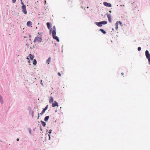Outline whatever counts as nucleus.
Returning a JSON list of instances; mask_svg holds the SVG:
<instances>
[{
    "label": "nucleus",
    "instance_id": "13",
    "mask_svg": "<svg viewBox=\"0 0 150 150\" xmlns=\"http://www.w3.org/2000/svg\"><path fill=\"white\" fill-rule=\"evenodd\" d=\"M96 24L98 26L101 27L102 26V25L100 22H96Z\"/></svg>",
    "mask_w": 150,
    "mask_h": 150
},
{
    "label": "nucleus",
    "instance_id": "6",
    "mask_svg": "<svg viewBox=\"0 0 150 150\" xmlns=\"http://www.w3.org/2000/svg\"><path fill=\"white\" fill-rule=\"evenodd\" d=\"M58 104L56 101H54L53 103H52V106L53 107L56 106L58 107Z\"/></svg>",
    "mask_w": 150,
    "mask_h": 150
},
{
    "label": "nucleus",
    "instance_id": "14",
    "mask_svg": "<svg viewBox=\"0 0 150 150\" xmlns=\"http://www.w3.org/2000/svg\"><path fill=\"white\" fill-rule=\"evenodd\" d=\"M47 25L49 29H50L51 28L50 24V23L47 22Z\"/></svg>",
    "mask_w": 150,
    "mask_h": 150
},
{
    "label": "nucleus",
    "instance_id": "7",
    "mask_svg": "<svg viewBox=\"0 0 150 150\" xmlns=\"http://www.w3.org/2000/svg\"><path fill=\"white\" fill-rule=\"evenodd\" d=\"M103 5L106 6L111 7L112 6L111 4L108 3L106 2H104L103 3Z\"/></svg>",
    "mask_w": 150,
    "mask_h": 150
},
{
    "label": "nucleus",
    "instance_id": "15",
    "mask_svg": "<svg viewBox=\"0 0 150 150\" xmlns=\"http://www.w3.org/2000/svg\"><path fill=\"white\" fill-rule=\"evenodd\" d=\"M100 22L101 23L102 25L106 24L107 23V22L105 21H102Z\"/></svg>",
    "mask_w": 150,
    "mask_h": 150
},
{
    "label": "nucleus",
    "instance_id": "32",
    "mask_svg": "<svg viewBox=\"0 0 150 150\" xmlns=\"http://www.w3.org/2000/svg\"><path fill=\"white\" fill-rule=\"evenodd\" d=\"M121 74L122 75H124V73L123 72L121 73Z\"/></svg>",
    "mask_w": 150,
    "mask_h": 150
},
{
    "label": "nucleus",
    "instance_id": "16",
    "mask_svg": "<svg viewBox=\"0 0 150 150\" xmlns=\"http://www.w3.org/2000/svg\"><path fill=\"white\" fill-rule=\"evenodd\" d=\"M49 116H46L44 119V120L46 122H47L48 121V120L49 118Z\"/></svg>",
    "mask_w": 150,
    "mask_h": 150
},
{
    "label": "nucleus",
    "instance_id": "25",
    "mask_svg": "<svg viewBox=\"0 0 150 150\" xmlns=\"http://www.w3.org/2000/svg\"><path fill=\"white\" fill-rule=\"evenodd\" d=\"M148 59L149 61V64L150 65V58Z\"/></svg>",
    "mask_w": 150,
    "mask_h": 150
},
{
    "label": "nucleus",
    "instance_id": "30",
    "mask_svg": "<svg viewBox=\"0 0 150 150\" xmlns=\"http://www.w3.org/2000/svg\"><path fill=\"white\" fill-rule=\"evenodd\" d=\"M40 117V115L39 114V113H38V119Z\"/></svg>",
    "mask_w": 150,
    "mask_h": 150
},
{
    "label": "nucleus",
    "instance_id": "22",
    "mask_svg": "<svg viewBox=\"0 0 150 150\" xmlns=\"http://www.w3.org/2000/svg\"><path fill=\"white\" fill-rule=\"evenodd\" d=\"M48 108V105H47L43 109L45 110H46Z\"/></svg>",
    "mask_w": 150,
    "mask_h": 150
},
{
    "label": "nucleus",
    "instance_id": "8",
    "mask_svg": "<svg viewBox=\"0 0 150 150\" xmlns=\"http://www.w3.org/2000/svg\"><path fill=\"white\" fill-rule=\"evenodd\" d=\"M145 54L146 58L148 59L150 58V54L149 53V52L148 50H146L145 52Z\"/></svg>",
    "mask_w": 150,
    "mask_h": 150
},
{
    "label": "nucleus",
    "instance_id": "3",
    "mask_svg": "<svg viewBox=\"0 0 150 150\" xmlns=\"http://www.w3.org/2000/svg\"><path fill=\"white\" fill-rule=\"evenodd\" d=\"M42 39L41 37H39L37 36L35 38L33 42L34 43L36 42H42Z\"/></svg>",
    "mask_w": 150,
    "mask_h": 150
},
{
    "label": "nucleus",
    "instance_id": "35",
    "mask_svg": "<svg viewBox=\"0 0 150 150\" xmlns=\"http://www.w3.org/2000/svg\"><path fill=\"white\" fill-rule=\"evenodd\" d=\"M112 30H114V29H113V28H112Z\"/></svg>",
    "mask_w": 150,
    "mask_h": 150
},
{
    "label": "nucleus",
    "instance_id": "26",
    "mask_svg": "<svg viewBox=\"0 0 150 150\" xmlns=\"http://www.w3.org/2000/svg\"><path fill=\"white\" fill-rule=\"evenodd\" d=\"M16 0H12V1L13 3H15L16 1Z\"/></svg>",
    "mask_w": 150,
    "mask_h": 150
},
{
    "label": "nucleus",
    "instance_id": "31",
    "mask_svg": "<svg viewBox=\"0 0 150 150\" xmlns=\"http://www.w3.org/2000/svg\"><path fill=\"white\" fill-rule=\"evenodd\" d=\"M48 136H49V139H50V135L49 134Z\"/></svg>",
    "mask_w": 150,
    "mask_h": 150
},
{
    "label": "nucleus",
    "instance_id": "29",
    "mask_svg": "<svg viewBox=\"0 0 150 150\" xmlns=\"http://www.w3.org/2000/svg\"><path fill=\"white\" fill-rule=\"evenodd\" d=\"M27 59H28V63H30V60H29V59L28 58V57H27Z\"/></svg>",
    "mask_w": 150,
    "mask_h": 150
},
{
    "label": "nucleus",
    "instance_id": "1",
    "mask_svg": "<svg viewBox=\"0 0 150 150\" xmlns=\"http://www.w3.org/2000/svg\"><path fill=\"white\" fill-rule=\"evenodd\" d=\"M50 32L52 33L53 38L56 40L57 42H59V39L57 36H56V29L55 26L53 27L52 30V29H50Z\"/></svg>",
    "mask_w": 150,
    "mask_h": 150
},
{
    "label": "nucleus",
    "instance_id": "27",
    "mask_svg": "<svg viewBox=\"0 0 150 150\" xmlns=\"http://www.w3.org/2000/svg\"><path fill=\"white\" fill-rule=\"evenodd\" d=\"M52 132V130H51V129H50L49 131V133H50V134H51Z\"/></svg>",
    "mask_w": 150,
    "mask_h": 150
},
{
    "label": "nucleus",
    "instance_id": "10",
    "mask_svg": "<svg viewBox=\"0 0 150 150\" xmlns=\"http://www.w3.org/2000/svg\"><path fill=\"white\" fill-rule=\"evenodd\" d=\"M32 25V22L30 21H28L27 23V25L28 26H30Z\"/></svg>",
    "mask_w": 150,
    "mask_h": 150
},
{
    "label": "nucleus",
    "instance_id": "11",
    "mask_svg": "<svg viewBox=\"0 0 150 150\" xmlns=\"http://www.w3.org/2000/svg\"><path fill=\"white\" fill-rule=\"evenodd\" d=\"M51 58L49 57L46 61V63L48 64H49L51 60Z\"/></svg>",
    "mask_w": 150,
    "mask_h": 150
},
{
    "label": "nucleus",
    "instance_id": "36",
    "mask_svg": "<svg viewBox=\"0 0 150 150\" xmlns=\"http://www.w3.org/2000/svg\"><path fill=\"white\" fill-rule=\"evenodd\" d=\"M20 1H21V2H22V0H20Z\"/></svg>",
    "mask_w": 150,
    "mask_h": 150
},
{
    "label": "nucleus",
    "instance_id": "28",
    "mask_svg": "<svg viewBox=\"0 0 150 150\" xmlns=\"http://www.w3.org/2000/svg\"><path fill=\"white\" fill-rule=\"evenodd\" d=\"M58 75L59 76H61V74H60V73H59V72H58Z\"/></svg>",
    "mask_w": 150,
    "mask_h": 150
},
{
    "label": "nucleus",
    "instance_id": "18",
    "mask_svg": "<svg viewBox=\"0 0 150 150\" xmlns=\"http://www.w3.org/2000/svg\"><path fill=\"white\" fill-rule=\"evenodd\" d=\"M0 102L2 104H3V100L1 96H0Z\"/></svg>",
    "mask_w": 150,
    "mask_h": 150
},
{
    "label": "nucleus",
    "instance_id": "5",
    "mask_svg": "<svg viewBox=\"0 0 150 150\" xmlns=\"http://www.w3.org/2000/svg\"><path fill=\"white\" fill-rule=\"evenodd\" d=\"M119 24H120L121 25L122 24V23L120 21H117L115 25V29L116 30H117L118 28V25Z\"/></svg>",
    "mask_w": 150,
    "mask_h": 150
},
{
    "label": "nucleus",
    "instance_id": "33",
    "mask_svg": "<svg viewBox=\"0 0 150 150\" xmlns=\"http://www.w3.org/2000/svg\"><path fill=\"white\" fill-rule=\"evenodd\" d=\"M21 4L23 5H24L23 4V2H22H22H21Z\"/></svg>",
    "mask_w": 150,
    "mask_h": 150
},
{
    "label": "nucleus",
    "instance_id": "23",
    "mask_svg": "<svg viewBox=\"0 0 150 150\" xmlns=\"http://www.w3.org/2000/svg\"><path fill=\"white\" fill-rule=\"evenodd\" d=\"M42 34V33H38V35L39 36V35H40V36L41 37L42 36V35H41Z\"/></svg>",
    "mask_w": 150,
    "mask_h": 150
},
{
    "label": "nucleus",
    "instance_id": "34",
    "mask_svg": "<svg viewBox=\"0 0 150 150\" xmlns=\"http://www.w3.org/2000/svg\"><path fill=\"white\" fill-rule=\"evenodd\" d=\"M19 140V139L18 138V139H17L16 140L17 141H18Z\"/></svg>",
    "mask_w": 150,
    "mask_h": 150
},
{
    "label": "nucleus",
    "instance_id": "17",
    "mask_svg": "<svg viewBox=\"0 0 150 150\" xmlns=\"http://www.w3.org/2000/svg\"><path fill=\"white\" fill-rule=\"evenodd\" d=\"M41 123L43 127H45V126L46 123H45V122L41 121Z\"/></svg>",
    "mask_w": 150,
    "mask_h": 150
},
{
    "label": "nucleus",
    "instance_id": "24",
    "mask_svg": "<svg viewBox=\"0 0 150 150\" xmlns=\"http://www.w3.org/2000/svg\"><path fill=\"white\" fill-rule=\"evenodd\" d=\"M141 48L140 47H139L138 48V51H140L141 50Z\"/></svg>",
    "mask_w": 150,
    "mask_h": 150
},
{
    "label": "nucleus",
    "instance_id": "2",
    "mask_svg": "<svg viewBox=\"0 0 150 150\" xmlns=\"http://www.w3.org/2000/svg\"><path fill=\"white\" fill-rule=\"evenodd\" d=\"M50 32L52 33L53 38L56 40L57 42H59V39L57 36H56V29L55 26L53 27L52 30V29H50Z\"/></svg>",
    "mask_w": 150,
    "mask_h": 150
},
{
    "label": "nucleus",
    "instance_id": "12",
    "mask_svg": "<svg viewBox=\"0 0 150 150\" xmlns=\"http://www.w3.org/2000/svg\"><path fill=\"white\" fill-rule=\"evenodd\" d=\"M29 57L30 59L32 60L34 57V56L33 55H32L31 54H30L29 55Z\"/></svg>",
    "mask_w": 150,
    "mask_h": 150
},
{
    "label": "nucleus",
    "instance_id": "9",
    "mask_svg": "<svg viewBox=\"0 0 150 150\" xmlns=\"http://www.w3.org/2000/svg\"><path fill=\"white\" fill-rule=\"evenodd\" d=\"M54 101V99L51 96L49 98V102L50 103L52 102H53Z\"/></svg>",
    "mask_w": 150,
    "mask_h": 150
},
{
    "label": "nucleus",
    "instance_id": "20",
    "mask_svg": "<svg viewBox=\"0 0 150 150\" xmlns=\"http://www.w3.org/2000/svg\"><path fill=\"white\" fill-rule=\"evenodd\" d=\"M33 64L34 65H35L37 64V61L35 59L33 60Z\"/></svg>",
    "mask_w": 150,
    "mask_h": 150
},
{
    "label": "nucleus",
    "instance_id": "4",
    "mask_svg": "<svg viewBox=\"0 0 150 150\" xmlns=\"http://www.w3.org/2000/svg\"><path fill=\"white\" fill-rule=\"evenodd\" d=\"M22 11L25 14H26L27 13V12L26 9V6L25 5H23L21 7Z\"/></svg>",
    "mask_w": 150,
    "mask_h": 150
},
{
    "label": "nucleus",
    "instance_id": "19",
    "mask_svg": "<svg viewBox=\"0 0 150 150\" xmlns=\"http://www.w3.org/2000/svg\"><path fill=\"white\" fill-rule=\"evenodd\" d=\"M100 31L102 33H103V34H105L106 33V32L104 31L103 29H100Z\"/></svg>",
    "mask_w": 150,
    "mask_h": 150
},
{
    "label": "nucleus",
    "instance_id": "21",
    "mask_svg": "<svg viewBox=\"0 0 150 150\" xmlns=\"http://www.w3.org/2000/svg\"><path fill=\"white\" fill-rule=\"evenodd\" d=\"M45 110L43 109L41 113H40V114L41 115H42L45 112Z\"/></svg>",
    "mask_w": 150,
    "mask_h": 150
}]
</instances>
